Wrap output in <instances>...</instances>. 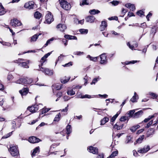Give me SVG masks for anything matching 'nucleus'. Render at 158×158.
Here are the masks:
<instances>
[{"instance_id": "nucleus-1", "label": "nucleus", "mask_w": 158, "mask_h": 158, "mask_svg": "<svg viewBox=\"0 0 158 158\" xmlns=\"http://www.w3.org/2000/svg\"><path fill=\"white\" fill-rule=\"evenodd\" d=\"M8 150L11 155L17 158L19 155L18 147L17 146L10 145Z\"/></svg>"}, {"instance_id": "nucleus-2", "label": "nucleus", "mask_w": 158, "mask_h": 158, "mask_svg": "<svg viewBox=\"0 0 158 158\" xmlns=\"http://www.w3.org/2000/svg\"><path fill=\"white\" fill-rule=\"evenodd\" d=\"M59 2L61 6L64 9L69 10L70 9L71 6L66 0H59Z\"/></svg>"}, {"instance_id": "nucleus-3", "label": "nucleus", "mask_w": 158, "mask_h": 158, "mask_svg": "<svg viewBox=\"0 0 158 158\" xmlns=\"http://www.w3.org/2000/svg\"><path fill=\"white\" fill-rule=\"evenodd\" d=\"M38 70L41 71L44 73L46 75L49 76H52L53 74V70H50L48 68H45L42 67L39 68V69H38Z\"/></svg>"}, {"instance_id": "nucleus-4", "label": "nucleus", "mask_w": 158, "mask_h": 158, "mask_svg": "<svg viewBox=\"0 0 158 158\" xmlns=\"http://www.w3.org/2000/svg\"><path fill=\"white\" fill-rule=\"evenodd\" d=\"M101 64L105 65L108 63V60L105 53H103L100 55Z\"/></svg>"}, {"instance_id": "nucleus-5", "label": "nucleus", "mask_w": 158, "mask_h": 158, "mask_svg": "<svg viewBox=\"0 0 158 158\" xmlns=\"http://www.w3.org/2000/svg\"><path fill=\"white\" fill-rule=\"evenodd\" d=\"M10 25L13 27H18L21 26L22 23L19 20L16 19H14L11 20Z\"/></svg>"}, {"instance_id": "nucleus-6", "label": "nucleus", "mask_w": 158, "mask_h": 158, "mask_svg": "<svg viewBox=\"0 0 158 158\" xmlns=\"http://www.w3.org/2000/svg\"><path fill=\"white\" fill-rule=\"evenodd\" d=\"M45 18L46 21L48 24H50L54 20L53 15L49 12L46 15Z\"/></svg>"}, {"instance_id": "nucleus-7", "label": "nucleus", "mask_w": 158, "mask_h": 158, "mask_svg": "<svg viewBox=\"0 0 158 158\" xmlns=\"http://www.w3.org/2000/svg\"><path fill=\"white\" fill-rule=\"evenodd\" d=\"M23 60V59H19L18 60H16V61H18V63H19V65L20 66L23 67L24 68H28L29 66L27 65V64L29 63V61H28L27 63L25 62H20V61Z\"/></svg>"}, {"instance_id": "nucleus-8", "label": "nucleus", "mask_w": 158, "mask_h": 158, "mask_svg": "<svg viewBox=\"0 0 158 158\" xmlns=\"http://www.w3.org/2000/svg\"><path fill=\"white\" fill-rule=\"evenodd\" d=\"M38 106L37 105H35L31 107H28L27 109L31 112L34 113L38 110Z\"/></svg>"}, {"instance_id": "nucleus-9", "label": "nucleus", "mask_w": 158, "mask_h": 158, "mask_svg": "<svg viewBox=\"0 0 158 158\" xmlns=\"http://www.w3.org/2000/svg\"><path fill=\"white\" fill-rule=\"evenodd\" d=\"M150 149V146L149 145H147L142 148L138 150L137 152L140 153H144L147 152Z\"/></svg>"}, {"instance_id": "nucleus-10", "label": "nucleus", "mask_w": 158, "mask_h": 158, "mask_svg": "<svg viewBox=\"0 0 158 158\" xmlns=\"http://www.w3.org/2000/svg\"><path fill=\"white\" fill-rule=\"evenodd\" d=\"M88 151L93 154H96L98 152V149L97 148L93 147L91 146L88 148Z\"/></svg>"}, {"instance_id": "nucleus-11", "label": "nucleus", "mask_w": 158, "mask_h": 158, "mask_svg": "<svg viewBox=\"0 0 158 158\" xmlns=\"http://www.w3.org/2000/svg\"><path fill=\"white\" fill-rule=\"evenodd\" d=\"M40 140L35 136H33L30 137L28 139V141L31 143H35L40 142Z\"/></svg>"}, {"instance_id": "nucleus-12", "label": "nucleus", "mask_w": 158, "mask_h": 158, "mask_svg": "<svg viewBox=\"0 0 158 158\" xmlns=\"http://www.w3.org/2000/svg\"><path fill=\"white\" fill-rule=\"evenodd\" d=\"M143 114V111L142 110H140L134 114L132 115V118H138L141 117Z\"/></svg>"}, {"instance_id": "nucleus-13", "label": "nucleus", "mask_w": 158, "mask_h": 158, "mask_svg": "<svg viewBox=\"0 0 158 158\" xmlns=\"http://www.w3.org/2000/svg\"><path fill=\"white\" fill-rule=\"evenodd\" d=\"M107 22L105 21H103L102 22L100 26V29L101 31L105 30L107 27Z\"/></svg>"}, {"instance_id": "nucleus-14", "label": "nucleus", "mask_w": 158, "mask_h": 158, "mask_svg": "<svg viewBox=\"0 0 158 158\" xmlns=\"http://www.w3.org/2000/svg\"><path fill=\"white\" fill-rule=\"evenodd\" d=\"M34 5V2L33 1H30L26 3L24 6V7L29 9L33 8Z\"/></svg>"}, {"instance_id": "nucleus-15", "label": "nucleus", "mask_w": 158, "mask_h": 158, "mask_svg": "<svg viewBox=\"0 0 158 158\" xmlns=\"http://www.w3.org/2000/svg\"><path fill=\"white\" fill-rule=\"evenodd\" d=\"M27 79L24 78H20L15 81V82L19 84H27Z\"/></svg>"}, {"instance_id": "nucleus-16", "label": "nucleus", "mask_w": 158, "mask_h": 158, "mask_svg": "<svg viewBox=\"0 0 158 158\" xmlns=\"http://www.w3.org/2000/svg\"><path fill=\"white\" fill-rule=\"evenodd\" d=\"M29 91V89L28 88H24L22 90H19V92L21 94L22 97L23 96L26 95L27 93Z\"/></svg>"}, {"instance_id": "nucleus-17", "label": "nucleus", "mask_w": 158, "mask_h": 158, "mask_svg": "<svg viewBox=\"0 0 158 158\" xmlns=\"http://www.w3.org/2000/svg\"><path fill=\"white\" fill-rule=\"evenodd\" d=\"M95 19V18L93 16H89L85 18V20L86 22L92 23L94 22Z\"/></svg>"}, {"instance_id": "nucleus-18", "label": "nucleus", "mask_w": 158, "mask_h": 158, "mask_svg": "<svg viewBox=\"0 0 158 158\" xmlns=\"http://www.w3.org/2000/svg\"><path fill=\"white\" fill-rule=\"evenodd\" d=\"M138 98L139 96L137 94L136 92H135L134 93V96L130 99V101L133 103L137 102Z\"/></svg>"}, {"instance_id": "nucleus-19", "label": "nucleus", "mask_w": 158, "mask_h": 158, "mask_svg": "<svg viewBox=\"0 0 158 158\" xmlns=\"http://www.w3.org/2000/svg\"><path fill=\"white\" fill-rule=\"evenodd\" d=\"M58 29H60V30L61 31H64L66 28V27L64 24H59L57 27Z\"/></svg>"}, {"instance_id": "nucleus-20", "label": "nucleus", "mask_w": 158, "mask_h": 158, "mask_svg": "<svg viewBox=\"0 0 158 158\" xmlns=\"http://www.w3.org/2000/svg\"><path fill=\"white\" fill-rule=\"evenodd\" d=\"M125 6L127 8H129L131 10L134 11L135 9V6L134 4L130 3L125 4Z\"/></svg>"}, {"instance_id": "nucleus-21", "label": "nucleus", "mask_w": 158, "mask_h": 158, "mask_svg": "<svg viewBox=\"0 0 158 158\" xmlns=\"http://www.w3.org/2000/svg\"><path fill=\"white\" fill-rule=\"evenodd\" d=\"M40 152V147H36L34 149L33 151L31 154L32 157L35 156L36 154H38Z\"/></svg>"}, {"instance_id": "nucleus-22", "label": "nucleus", "mask_w": 158, "mask_h": 158, "mask_svg": "<svg viewBox=\"0 0 158 158\" xmlns=\"http://www.w3.org/2000/svg\"><path fill=\"white\" fill-rule=\"evenodd\" d=\"M144 136L143 135L140 136V137L136 140V141L134 142V145H135L137 143H142L144 138Z\"/></svg>"}, {"instance_id": "nucleus-23", "label": "nucleus", "mask_w": 158, "mask_h": 158, "mask_svg": "<svg viewBox=\"0 0 158 158\" xmlns=\"http://www.w3.org/2000/svg\"><path fill=\"white\" fill-rule=\"evenodd\" d=\"M70 79V77H67L66 76L63 77L60 79V81L61 83L65 84Z\"/></svg>"}, {"instance_id": "nucleus-24", "label": "nucleus", "mask_w": 158, "mask_h": 158, "mask_svg": "<svg viewBox=\"0 0 158 158\" xmlns=\"http://www.w3.org/2000/svg\"><path fill=\"white\" fill-rule=\"evenodd\" d=\"M66 129L67 135H68L70 134L72 131V128L71 125L68 124L66 127Z\"/></svg>"}, {"instance_id": "nucleus-25", "label": "nucleus", "mask_w": 158, "mask_h": 158, "mask_svg": "<svg viewBox=\"0 0 158 158\" xmlns=\"http://www.w3.org/2000/svg\"><path fill=\"white\" fill-rule=\"evenodd\" d=\"M64 37L66 39L69 40H77V37L76 36L69 35H65L64 36Z\"/></svg>"}, {"instance_id": "nucleus-26", "label": "nucleus", "mask_w": 158, "mask_h": 158, "mask_svg": "<svg viewBox=\"0 0 158 158\" xmlns=\"http://www.w3.org/2000/svg\"><path fill=\"white\" fill-rule=\"evenodd\" d=\"M6 13V11L2 4L0 2V15H4Z\"/></svg>"}, {"instance_id": "nucleus-27", "label": "nucleus", "mask_w": 158, "mask_h": 158, "mask_svg": "<svg viewBox=\"0 0 158 158\" xmlns=\"http://www.w3.org/2000/svg\"><path fill=\"white\" fill-rule=\"evenodd\" d=\"M132 137L131 136H127L126 138V139L125 141V144H128L129 143H132L133 142V141L132 139Z\"/></svg>"}, {"instance_id": "nucleus-28", "label": "nucleus", "mask_w": 158, "mask_h": 158, "mask_svg": "<svg viewBox=\"0 0 158 158\" xmlns=\"http://www.w3.org/2000/svg\"><path fill=\"white\" fill-rule=\"evenodd\" d=\"M109 120V118L107 117H105L100 121L101 124L100 125H103L105 124Z\"/></svg>"}, {"instance_id": "nucleus-29", "label": "nucleus", "mask_w": 158, "mask_h": 158, "mask_svg": "<svg viewBox=\"0 0 158 158\" xmlns=\"http://www.w3.org/2000/svg\"><path fill=\"white\" fill-rule=\"evenodd\" d=\"M100 12V11L98 10L94 9L90 10L89 11V13L92 15H95L99 13Z\"/></svg>"}, {"instance_id": "nucleus-30", "label": "nucleus", "mask_w": 158, "mask_h": 158, "mask_svg": "<svg viewBox=\"0 0 158 158\" xmlns=\"http://www.w3.org/2000/svg\"><path fill=\"white\" fill-rule=\"evenodd\" d=\"M56 39L53 37H52V38L48 39L47 41L46 42V44L44 45V47H45L47 46L49 44H50L52 41H53L54 40H56Z\"/></svg>"}, {"instance_id": "nucleus-31", "label": "nucleus", "mask_w": 158, "mask_h": 158, "mask_svg": "<svg viewBox=\"0 0 158 158\" xmlns=\"http://www.w3.org/2000/svg\"><path fill=\"white\" fill-rule=\"evenodd\" d=\"M118 124V123H117L114 125V128H116L117 130L122 129L123 126V124H122L121 125H119Z\"/></svg>"}, {"instance_id": "nucleus-32", "label": "nucleus", "mask_w": 158, "mask_h": 158, "mask_svg": "<svg viewBox=\"0 0 158 158\" xmlns=\"http://www.w3.org/2000/svg\"><path fill=\"white\" fill-rule=\"evenodd\" d=\"M41 34H39V35H38L37 34L35 35H33L31 38V40H30L31 42H35L36 41L37 39L38 38V36L41 35Z\"/></svg>"}, {"instance_id": "nucleus-33", "label": "nucleus", "mask_w": 158, "mask_h": 158, "mask_svg": "<svg viewBox=\"0 0 158 158\" xmlns=\"http://www.w3.org/2000/svg\"><path fill=\"white\" fill-rule=\"evenodd\" d=\"M140 127V126L139 125H137L135 126H134L130 128L131 131L133 132H135L136 130Z\"/></svg>"}, {"instance_id": "nucleus-34", "label": "nucleus", "mask_w": 158, "mask_h": 158, "mask_svg": "<svg viewBox=\"0 0 158 158\" xmlns=\"http://www.w3.org/2000/svg\"><path fill=\"white\" fill-rule=\"evenodd\" d=\"M156 114H157V113H155L153 115L149 116L148 118H145L144 119V120L142 122H144V123L148 122L152 118L154 117L155 116V115Z\"/></svg>"}, {"instance_id": "nucleus-35", "label": "nucleus", "mask_w": 158, "mask_h": 158, "mask_svg": "<svg viewBox=\"0 0 158 158\" xmlns=\"http://www.w3.org/2000/svg\"><path fill=\"white\" fill-rule=\"evenodd\" d=\"M119 114L118 113V112H117L114 116L111 118L110 120V124L112 125H113V123L114 121H115L116 119L118 117L119 115Z\"/></svg>"}, {"instance_id": "nucleus-36", "label": "nucleus", "mask_w": 158, "mask_h": 158, "mask_svg": "<svg viewBox=\"0 0 158 158\" xmlns=\"http://www.w3.org/2000/svg\"><path fill=\"white\" fill-rule=\"evenodd\" d=\"M77 97H78V98H93V97H91L90 95H88V94H85L84 95H80L79 96L78 95L77 96Z\"/></svg>"}, {"instance_id": "nucleus-37", "label": "nucleus", "mask_w": 158, "mask_h": 158, "mask_svg": "<svg viewBox=\"0 0 158 158\" xmlns=\"http://www.w3.org/2000/svg\"><path fill=\"white\" fill-rule=\"evenodd\" d=\"M41 16V14L38 11H36L35 13L34 16L36 19H39Z\"/></svg>"}, {"instance_id": "nucleus-38", "label": "nucleus", "mask_w": 158, "mask_h": 158, "mask_svg": "<svg viewBox=\"0 0 158 158\" xmlns=\"http://www.w3.org/2000/svg\"><path fill=\"white\" fill-rule=\"evenodd\" d=\"M50 110V109L48 108H43L40 110V115L41 114H44L48 112Z\"/></svg>"}, {"instance_id": "nucleus-39", "label": "nucleus", "mask_w": 158, "mask_h": 158, "mask_svg": "<svg viewBox=\"0 0 158 158\" xmlns=\"http://www.w3.org/2000/svg\"><path fill=\"white\" fill-rule=\"evenodd\" d=\"M61 117V114L60 113H59L58 114L56 115L53 121L54 122H58L60 120Z\"/></svg>"}, {"instance_id": "nucleus-40", "label": "nucleus", "mask_w": 158, "mask_h": 158, "mask_svg": "<svg viewBox=\"0 0 158 158\" xmlns=\"http://www.w3.org/2000/svg\"><path fill=\"white\" fill-rule=\"evenodd\" d=\"M46 58L44 57V56H43L41 59V60L40 61V62L41 63L39 65V68H40L41 67L43 64V63L44 62L46 61Z\"/></svg>"}, {"instance_id": "nucleus-41", "label": "nucleus", "mask_w": 158, "mask_h": 158, "mask_svg": "<svg viewBox=\"0 0 158 158\" xmlns=\"http://www.w3.org/2000/svg\"><path fill=\"white\" fill-rule=\"evenodd\" d=\"M67 94L69 95H73L75 94V92L73 90V89H71L68 90L67 92Z\"/></svg>"}, {"instance_id": "nucleus-42", "label": "nucleus", "mask_w": 158, "mask_h": 158, "mask_svg": "<svg viewBox=\"0 0 158 158\" xmlns=\"http://www.w3.org/2000/svg\"><path fill=\"white\" fill-rule=\"evenodd\" d=\"M79 31L82 34H86L88 32V30L84 29H80Z\"/></svg>"}, {"instance_id": "nucleus-43", "label": "nucleus", "mask_w": 158, "mask_h": 158, "mask_svg": "<svg viewBox=\"0 0 158 158\" xmlns=\"http://www.w3.org/2000/svg\"><path fill=\"white\" fill-rule=\"evenodd\" d=\"M65 56L63 55L62 54H61L60 56H59L58 58V59L56 60V64L57 63V62L58 61H61L63 60V57H64Z\"/></svg>"}, {"instance_id": "nucleus-44", "label": "nucleus", "mask_w": 158, "mask_h": 158, "mask_svg": "<svg viewBox=\"0 0 158 158\" xmlns=\"http://www.w3.org/2000/svg\"><path fill=\"white\" fill-rule=\"evenodd\" d=\"M69 105H68L67 106L65 107V108L64 109H63L62 110H59L58 111H61V112H64V115L66 114H67V112L68 110V107Z\"/></svg>"}, {"instance_id": "nucleus-45", "label": "nucleus", "mask_w": 158, "mask_h": 158, "mask_svg": "<svg viewBox=\"0 0 158 158\" xmlns=\"http://www.w3.org/2000/svg\"><path fill=\"white\" fill-rule=\"evenodd\" d=\"M99 79V77L94 78L92 80V82H91V85L95 84V83L98 82Z\"/></svg>"}, {"instance_id": "nucleus-46", "label": "nucleus", "mask_w": 158, "mask_h": 158, "mask_svg": "<svg viewBox=\"0 0 158 158\" xmlns=\"http://www.w3.org/2000/svg\"><path fill=\"white\" fill-rule=\"evenodd\" d=\"M144 12L142 10H140L139 11L137 12V14L140 16H142V15L144 16Z\"/></svg>"}, {"instance_id": "nucleus-47", "label": "nucleus", "mask_w": 158, "mask_h": 158, "mask_svg": "<svg viewBox=\"0 0 158 158\" xmlns=\"http://www.w3.org/2000/svg\"><path fill=\"white\" fill-rule=\"evenodd\" d=\"M62 85L61 84H57L55 85V89L56 90L60 89L62 87Z\"/></svg>"}, {"instance_id": "nucleus-48", "label": "nucleus", "mask_w": 158, "mask_h": 158, "mask_svg": "<svg viewBox=\"0 0 158 158\" xmlns=\"http://www.w3.org/2000/svg\"><path fill=\"white\" fill-rule=\"evenodd\" d=\"M110 3H111L113 5L116 6L118 4L119 2L118 1L114 0L112 2H110Z\"/></svg>"}, {"instance_id": "nucleus-49", "label": "nucleus", "mask_w": 158, "mask_h": 158, "mask_svg": "<svg viewBox=\"0 0 158 158\" xmlns=\"http://www.w3.org/2000/svg\"><path fill=\"white\" fill-rule=\"evenodd\" d=\"M135 112V110H131L129 111L128 113L129 116L132 117V115L134 114Z\"/></svg>"}, {"instance_id": "nucleus-50", "label": "nucleus", "mask_w": 158, "mask_h": 158, "mask_svg": "<svg viewBox=\"0 0 158 158\" xmlns=\"http://www.w3.org/2000/svg\"><path fill=\"white\" fill-rule=\"evenodd\" d=\"M156 31L157 29L156 27H154V28H152L151 31V34L153 35L154 36Z\"/></svg>"}, {"instance_id": "nucleus-51", "label": "nucleus", "mask_w": 158, "mask_h": 158, "mask_svg": "<svg viewBox=\"0 0 158 158\" xmlns=\"http://www.w3.org/2000/svg\"><path fill=\"white\" fill-rule=\"evenodd\" d=\"M149 94L153 98L156 99L157 98V95L155 93L152 92H149Z\"/></svg>"}, {"instance_id": "nucleus-52", "label": "nucleus", "mask_w": 158, "mask_h": 158, "mask_svg": "<svg viewBox=\"0 0 158 158\" xmlns=\"http://www.w3.org/2000/svg\"><path fill=\"white\" fill-rule=\"evenodd\" d=\"M118 154V151H115L113 152L111 154L110 156V158H113L114 156H116Z\"/></svg>"}, {"instance_id": "nucleus-53", "label": "nucleus", "mask_w": 158, "mask_h": 158, "mask_svg": "<svg viewBox=\"0 0 158 158\" xmlns=\"http://www.w3.org/2000/svg\"><path fill=\"white\" fill-rule=\"evenodd\" d=\"M87 0H83L82 3H80V5L81 6L88 5V3L87 2Z\"/></svg>"}, {"instance_id": "nucleus-54", "label": "nucleus", "mask_w": 158, "mask_h": 158, "mask_svg": "<svg viewBox=\"0 0 158 158\" xmlns=\"http://www.w3.org/2000/svg\"><path fill=\"white\" fill-rule=\"evenodd\" d=\"M128 118L126 116H122L120 119V121L121 122H125Z\"/></svg>"}, {"instance_id": "nucleus-55", "label": "nucleus", "mask_w": 158, "mask_h": 158, "mask_svg": "<svg viewBox=\"0 0 158 158\" xmlns=\"http://www.w3.org/2000/svg\"><path fill=\"white\" fill-rule=\"evenodd\" d=\"M13 132V131H12V132L9 133L7 134L6 135H5L3 136L2 137V139H6L8 137H10L12 134V132Z\"/></svg>"}, {"instance_id": "nucleus-56", "label": "nucleus", "mask_w": 158, "mask_h": 158, "mask_svg": "<svg viewBox=\"0 0 158 158\" xmlns=\"http://www.w3.org/2000/svg\"><path fill=\"white\" fill-rule=\"evenodd\" d=\"M153 120H151L150 122H149L147 124L146 126H145V128H148L150 127L153 123Z\"/></svg>"}, {"instance_id": "nucleus-57", "label": "nucleus", "mask_w": 158, "mask_h": 158, "mask_svg": "<svg viewBox=\"0 0 158 158\" xmlns=\"http://www.w3.org/2000/svg\"><path fill=\"white\" fill-rule=\"evenodd\" d=\"M73 54L75 55H83L84 54V52H75L73 53Z\"/></svg>"}, {"instance_id": "nucleus-58", "label": "nucleus", "mask_w": 158, "mask_h": 158, "mask_svg": "<svg viewBox=\"0 0 158 158\" xmlns=\"http://www.w3.org/2000/svg\"><path fill=\"white\" fill-rule=\"evenodd\" d=\"M2 44L3 45L6 46L8 47H12L11 44L9 43L2 42Z\"/></svg>"}, {"instance_id": "nucleus-59", "label": "nucleus", "mask_w": 158, "mask_h": 158, "mask_svg": "<svg viewBox=\"0 0 158 158\" xmlns=\"http://www.w3.org/2000/svg\"><path fill=\"white\" fill-rule=\"evenodd\" d=\"M27 84H31L33 81V80L31 78H28L27 79Z\"/></svg>"}, {"instance_id": "nucleus-60", "label": "nucleus", "mask_w": 158, "mask_h": 158, "mask_svg": "<svg viewBox=\"0 0 158 158\" xmlns=\"http://www.w3.org/2000/svg\"><path fill=\"white\" fill-rule=\"evenodd\" d=\"M98 96H99V97H100L102 98H107L108 96V95L106 94H104L103 95H101L100 94H99L98 95Z\"/></svg>"}, {"instance_id": "nucleus-61", "label": "nucleus", "mask_w": 158, "mask_h": 158, "mask_svg": "<svg viewBox=\"0 0 158 158\" xmlns=\"http://www.w3.org/2000/svg\"><path fill=\"white\" fill-rule=\"evenodd\" d=\"M66 39H62V42L64 44L65 46H66L67 44H67V42H68V41Z\"/></svg>"}, {"instance_id": "nucleus-62", "label": "nucleus", "mask_w": 158, "mask_h": 158, "mask_svg": "<svg viewBox=\"0 0 158 158\" xmlns=\"http://www.w3.org/2000/svg\"><path fill=\"white\" fill-rule=\"evenodd\" d=\"M127 45L131 50H133L135 49H134V46L133 45H131L129 42L127 43Z\"/></svg>"}, {"instance_id": "nucleus-63", "label": "nucleus", "mask_w": 158, "mask_h": 158, "mask_svg": "<svg viewBox=\"0 0 158 158\" xmlns=\"http://www.w3.org/2000/svg\"><path fill=\"white\" fill-rule=\"evenodd\" d=\"M72 62H70L69 63L63 65V66L64 67H68L70 66H72Z\"/></svg>"}, {"instance_id": "nucleus-64", "label": "nucleus", "mask_w": 158, "mask_h": 158, "mask_svg": "<svg viewBox=\"0 0 158 158\" xmlns=\"http://www.w3.org/2000/svg\"><path fill=\"white\" fill-rule=\"evenodd\" d=\"M62 95V92H58L56 94V97H59V98H60Z\"/></svg>"}]
</instances>
